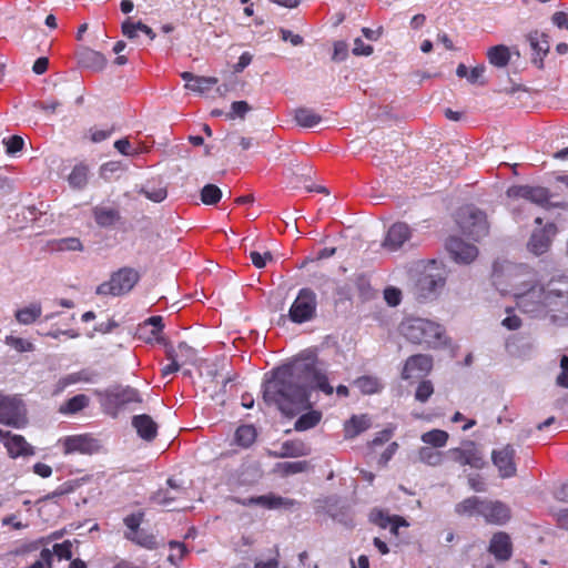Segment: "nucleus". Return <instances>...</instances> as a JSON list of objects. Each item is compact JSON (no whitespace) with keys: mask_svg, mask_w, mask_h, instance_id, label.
<instances>
[{"mask_svg":"<svg viewBox=\"0 0 568 568\" xmlns=\"http://www.w3.org/2000/svg\"><path fill=\"white\" fill-rule=\"evenodd\" d=\"M322 390L326 395L334 393L327 376L313 364L295 362L275 368L271 377L263 383V399L275 405L283 415L293 417L304 410L295 422L297 432L314 428L322 420L321 410L312 409L311 392Z\"/></svg>","mask_w":568,"mask_h":568,"instance_id":"1","label":"nucleus"},{"mask_svg":"<svg viewBox=\"0 0 568 568\" xmlns=\"http://www.w3.org/2000/svg\"><path fill=\"white\" fill-rule=\"evenodd\" d=\"M491 277L495 287L503 295L510 294L518 308L528 314L557 311L568 302V277L552 280L545 288L532 267L509 261L496 262Z\"/></svg>","mask_w":568,"mask_h":568,"instance_id":"2","label":"nucleus"},{"mask_svg":"<svg viewBox=\"0 0 568 568\" xmlns=\"http://www.w3.org/2000/svg\"><path fill=\"white\" fill-rule=\"evenodd\" d=\"M400 333L412 343L428 347H442L448 342L444 327L430 320L410 317L402 322Z\"/></svg>","mask_w":568,"mask_h":568,"instance_id":"3","label":"nucleus"},{"mask_svg":"<svg viewBox=\"0 0 568 568\" xmlns=\"http://www.w3.org/2000/svg\"><path fill=\"white\" fill-rule=\"evenodd\" d=\"M458 515L480 516L487 524L505 525L511 517L510 508L500 500L468 497L455 507Z\"/></svg>","mask_w":568,"mask_h":568,"instance_id":"4","label":"nucleus"},{"mask_svg":"<svg viewBox=\"0 0 568 568\" xmlns=\"http://www.w3.org/2000/svg\"><path fill=\"white\" fill-rule=\"evenodd\" d=\"M94 395L98 397L103 413L113 418L130 409L133 404L142 403L139 390L130 386L116 385L105 389H95Z\"/></svg>","mask_w":568,"mask_h":568,"instance_id":"5","label":"nucleus"},{"mask_svg":"<svg viewBox=\"0 0 568 568\" xmlns=\"http://www.w3.org/2000/svg\"><path fill=\"white\" fill-rule=\"evenodd\" d=\"M456 221L464 234L474 241L488 234L489 225L486 214L471 205L460 207L457 211Z\"/></svg>","mask_w":568,"mask_h":568,"instance_id":"6","label":"nucleus"},{"mask_svg":"<svg viewBox=\"0 0 568 568\" xmlns=\"http://www.w3.org/2000/svg\"><path fill=\"white\" fill-rule=\"evenodd\" d=\"M138 271L131 267H122L114 272L110 280L97 287L98 295L120 296L129 293L139 282Z\"/></svg>","mask_w":568,"mask_h":568,"instance_id":"7","label":"nucleus"},{"mask_svg":"<svg viewBox=\"0 0 568 568\" xmlns=\"http://www.w3.org/2000/svg\"><path fill=\"white\" fill-rule=\"evenodd\" d=\"M0 423L14 428L26 426L27 408L19 396L0 393Z\"/></svg>","mask_w":568,"mask_h":568,"instance_id":"8","label":"nucleus"},{"mask_svg":"<svg viewBox=\"0 0 568 568\" xmlns=\"http://www.w3.org/2000/svg\"><path fill=\"white\" fill-rule=\"evenodd\" d=\"M316 294L311 288L300 290L288 311V318L295 324L312 321L316 315Z\"/></svg>","mask_w":568,"mask_h":568,"instance_id":"9","label":"nucleus"},{"mask_svg":"<svg viewBox=\"0 0 568 568\" xmlns=\"http://www.w3.org/2000/svg\"><path fill=\"white\" fill-rule=\"evenodd\" d=\"M449 458L463 466L480 469L485 465L483 454L474 442H467L462 447L452 448L447 452Z\"/></svg>","mask_w":568,"mask_h":568,"instance_id":"10","label":"nucleus"},{"mask_svg":"<svg viewBox=\"0 0 568 568\" xmlns=\"http://www.w3.org/2000/svg\"><path fill=\"white\" fill-rule=\"evenodd\" d=\"M436 262L432 261L428 264L429 271L425 272L417 281L418 295L422 298L428 300L436 296L437 292L445 285V278L439 271L435 270Z\"/></svg>","mask_w":568,"mask_h":568,"instance_id":"11","label":"nucleus"},{"mask_svg":"<svg viewBox=\"0 0 568 568\" xmlns=\"http://www.w3.org/2000/svg\"><path fill=\"white\" fill-rule=\"evenodd\" d=\"M0 442L6 447L11 458L29 457L34 455V448L22 435L11 434L0 429Z\"/></svg>","mask_w":568,"mask_h":568,"instance_id":"12","label":"nucleus"},{"mask_svg":"<svg viewBox=\"0 0 568 568\" xmlns=\"http://www.w3.org/2000/svg\"><path fill=\"white\" fill-rule=\"evenodd\" d=\"M433 367V359L425 354L408 357L402 371L403 379H417L427 375Z\"/></svg>","mask_w":568,"mask_h":568,"instance_id":"13","label":"nucleus"},{"mask_svg":"<svg viewBox=\"0 0 568 568\" xmlns=\"http://www.w3.org/2000/svg\"><path fill=\"white\" fill-rule=\"evenodd\" d=\"M491 459L500 477L510 478L516 475L515 448L511 445L495 449L491 454Z\"/></svg>","mask_w":568,"mask_h":568,"instance_id":"14","label":"nucleus"},{"mask_svg":"<svg viewBox=\"0 0 568 568\" xmlns=\"http://www.w3.org/2000/svg\"><path fill=\"white\" fill-rule=\"evenodd\" d=\"M556 233L557 227L552 223H548L542 229L534 231L527 243L528 251L537 256L546 253Z\"/></svg>","mask_w":568,"mask_h":568,"instance_id":"15","label":"nucleus"},{"mask_svg":"<svg viewBox=\"0 0 568 568\" xmlns=\"http://www.w3.org/2000/svg\"><path fill=\"white\" fill-rule=\"evenodd\" d=\"M507 196L513 200L523 199L538 205H544L549 200L547 189L529 185H514L507 190Z\"/></svg>","mask_w":568,"mask_h":568,"instance_id":"16","label":"nucleus"},{"mask_svg":"<svg viewBox=\"0 0 568 568\" xmlns=\"http://www.w3.org/2000/svg\"><path fill=\"white\" fill-rule=\"evenodd\" d=\"M65 454H92L99 450V440L90 435L68 436L62 440Z\"/></svg>","mask_w":568,"mask_h":568,"instance_id":"17","label":"nucleus"},{"mask_svg":"<svg viewBox=\"0 0 568 568\" xmlns=\"http://www.w3.org/2000/svg\"><path fill=\"white\" fill-rule=\"evenodd\" d=\"M446 248L453 260L458 263H470L478 255V250L475 245L466 243L462 239L455 236H452L447 241Z\"/></svg>","mask_w":568,"mask_h":568,"instance_id":"18","label":"nucleus"},{"mask_svg":"<svg viewBox=\"0 0 568 568\" xmlns=\"http://www.w3.org/2000/svg\"><path fill=\"white\" fill-rule=\"evenodd\" d=\"M412 237V230L406 223H395L393 224L384 241L383 247L394 252L399 250L409 239Z\"/></svg>","mask_w":568,"mask_h":568,"instance_id":"19","label":"nucleus"},{"mask_svg":"<svg viewBox=\"0 0 568 568\" xmlns=\"http://www.w3.org/2000/svg\"><path fill=\"white\" fill-rule=\"evenodd\" d=\"M488 549L497 560H508L513 555V544L509 535L504 531L494 534Z\"/></svg>","mask_w":568,"mask_h":568,"instance_id":"20","label":"nucleus"},{"mask_svg":"<svg viewBox=\"0 0 568 568\" xmlns=\"http://www.w3.org/2000/svg\"><path fill=\"white\" fill-rule=\"evenodd\" d=\"M168 489L158 490L152 500L161 506H170L173 501L184 498L186 496V489L181 485H178L174 479H168Z\"/></svg>","mask_w":568,"mask_h":568,"instance_id":"21","label":"nucleus"},{"mask_svg":"<svg viewBox=\"0 0 568 568\" xmlns=\"http://www.w3.org/2000/svg\"><path fill=\"white\" fill-rule=\"evenodd\" d=\"M132 425L144 440L150 442L156 437L158 425L151 416L145 414L136 415L132 418Z\"/></svg>","mask_w":568,"mask_h":568,"instance_id":"22","label":"nucleus"},{"mask_svg":"<svg viewBox=\"0 0 568 568\" xmlns=\"http://www.w3.org/2000/svg\"><path fill=\"white\" fill-rule=\"evenodd\" d=\"M530 48L532 50V62L538 68L542 67L544 58L549 51V42L545 34L538 32L530 33L528 37Z\"/></svg>","mask_w":568,"mask_h":568,"instance_id":"23","label":"nucleus"},{"mask_svg":"<svg viewBox=\"0 0 568 568\" xmlns=\"http://www.w3.org/2000/svg\"><path fill=\"white\" fill-rule=\"evenodd\" d=\"M372 426V420L368 415H353L344 424V436L347 439L355 438L363 432L367 430Z\"/></svg>","mask_w":568,"mask_h":568,"instance_id":"24","label":"nucleus"},{"mask_svg":"<svg viewBox=\"0 0 568 568\" xmlns=\"http://www.w3.org/2000/svg\"><path fill=\"white\" fill-rule=\"evenodd\" d=\"M243 505H246V506L257 505V506H261V507L267 508V509H276V508H281V507L292 506L293 501L285 499L283 497L273 495V494H268V495H263V496H257V497H251V498L244 500Z\"/></svg>","mask_w":568,"mask_h":568,"instance_id":"25","label":"nucleus"},{"mask_svg":"<svg viewBox=\"0 0 568 568\" xmlns=\"http://www.w3.org/2000/svg\"><path fill=\"white\" fill-rule=\"evenodd\" d=\"M311 453V448L302 440H287L282 444L281 452L275 453V457L280 458H296L307 456Z\"/></svg>","mask_w":568,"mask_h":568,"instance_id":"26","label":"nucleus"},{"mask_svg":"<svg viewBox=\"0 0 568 568\" xmlns=\"http://www.w3.org/2000/svg\"><path fill=\"white\" fill-rule=\"evenodd\" d=\"M163 327V318L161 316H152L139 326L138 335L145 341L158 339Z\"/></svg>","mask_w":568,"mask_h":568,"instance_id":"27","label":"nucleus"},{"mask_svg":"<svg viewBox=\"0 0 568 568\" xmlns=\"http://www.w3.org/2000/svg\"><path fill=\"white\" fill-rule=\"evenodd\" d=\"M42 314V306L39 302H32L14 312V317L19 324H33Z\"/></svg>","mask_w":568,"mask_h":568,"instance_id":"28","label":"nucleus"},{"mask_svg":"<svg viewBox=\"0 0 568 568\" xmlns=\"http://www.w3.org/2000/svg\"><path fill=\"white\" fill-rule=\"evenodd\" d=\"M80 63L93 71H101L106 65V59L102 53L85 48L80 53Z\"/></svg>","mask_w":568,"mask_h":568,"instance_id":"29","label":"nucleus"},{"mask_svg":"<svg viewBox=\"0 0 568 568\" xmlns=\"http://www.w3.org/2000/svg\"><path fill=\"white\" fill-rule=\"evenodd\" d=\"M93 381V374L87 369H82L80 372L68 374L61 377L55 385V394L61 393L70 385H74L78 383H90Z\"/></svg>","mask_w":568,"mask_h":568,"instance_id":"30","label":"nucleus"},{"mask_svg":"<svg viewBox=\"0 0 568 568\" xmlns=\"http://www.w3.org/2000/svg\"><path fill=\"white\" fill-rule=\"evenodd\" d=\"M354 385L361 390L364 395H373L377 394L382 390L383 384L381 381L371 375H364L354 381Z\"/></svg>","mask_w":568,"mask_h":568,"instance_id":"31","label":"nucleus"},{"mask_svg":"<svg viewBox=\"0 0 568 568\" xmlns=\"http://www.w3.org/2000/svg\"><path fill=\"white\" fill-rule=\"evenodd\" d=\"M487 58L493 65L497 68H505L509 63L510 52L506 45L499 44L491 47L487 51Z\"/></svg>","mask_w":568,"mask_h":568,"instance_id":"32","label":"nucleus"},{"mask_svg":"<svg viewBox=\"0 0 568 568\" xmlns=\"http://www.w3.org/2000/svg\"><path fill=\"white\" fill-rule=\"evenodd\" d=\"M139 32L144 33L151 40L155 38V33L153 32V30L146 24L142 23L141 21L132 22L130 20H126L122 23V33L129 39L136 38Z\"/></svg>","mask_w":568,"mask_h":568,"instance_id":"33","label":"nucleus"},{"mask_svg":"<svg viewBox=\"0 0 568 568\" xmlns=\"http://www.w3.org/2000/svg\"><path fill=\"white\" fill-rule=\"evenodd\" d=\"M95 222L103 227L113 225L119 219V212L111 207L97 206L93 210Z\"/></svg>","mask_w":568,"mask_h":568,"instance_id":"34","label":"nucleus"},{"mask_svg":"<svg viewBox=\"0 0 568 568\" xmlns=\"http://www.w3.org/2000/svg\"><path fill=\"white\" fill-rule=\"evenodd\" d=\"M294 119L296 123L303 128H314L322 121L321 115L307 108L297 109Z\"/></svg>","mask_w":568,"mask_h":568,"instance_id":"35","label":"nucleus"},{"mask_svg":"<svg viewBox=\"0 0 568 568\" xmlns=\"http://www.w3.org/2000/svg\"><path fill=\"white\" fill-rule=\"evenodd\" d=\"M88 179H89V168L85 164L80 163V164H77L72 169L68 181L72 187L83 189L88 183Z\"/></svg>","mask_w":568,"mask_h":568,"instance_id":"36","label":"nucleus"},{"mask_svg":"<svg viewBox=\"0 0 568 568\" xmlns=\"http://www.w3.org/2000/svg\"><path fill=\"white\" fill-rule=\"evenodd\" d=\"M449 435L447 432L442 429H433L422 435L420 439L423 443L430 445L435 448H442L446 446Z\"/></svg>","mask_w":568,"mask_h":568,"instance_id":"37","label":"nucleus"},{"mask_svg":"<svg viewBox=\"0 0 568 568\" xmlns=\"http://www.w3.org/2000/svg\"><path fill=\"white\" fill-rule=\"evenodd\" d=\"M125 539L143 547L146 549H155L156 548V540L155 537L151 534H148L145 531L139 530L135 532H124Z\"/></svg>","mask_w":568,"mask_h":568,"instance_id":"38","label":"nucleus"},{"mask_svg":"<svg viewBox=\"0 0 568 568\" xmlns=\"http://www.w3.org/2000/svg\"><path fill=\"white\" fill-rule=\"evenodd\" d=\"M90 399L84 394H79L70 398L63 406H61L60 412L63 414H75L85 407H88Z\"/></svg>","mask_w":568,"mask_h":568,"instance_id":"39","label":"nucleus"},{"mask_svg":"<svg viewBox=\"0 0 568 568\" xmlns=\"http://www.w3.org/2000/svg\"><path fill=\"white\" fill-rule=\"evenodd\" d=\"M51 248L58 252H75L82 251L83 245L78 237H63L52 242Z\"/></svg>","mask_w":568,"mask_h":568,"instance_id":"40","label":"nucleus"},{"mask_svg":"<svg viewBox=\"0 0 568 568\" xmlns=\"http://www.w3.org/2000/svg\"><path fill=\"white\" fill-rule=\"evenodd\" d=\"M256 438V430L252 425H242L235 432V440L242 447L251 446Z\"/></svg>","mask_w":568,"mask_h":568,"instance_id":"41","label":"nucleus"},{"mask_svg":"<svg viewBox=\"0 0 568 568\" xmlns=\"http://www.w3.org/2000/svg\"><path fill=\"white\" fill-rule=\"evenodd\" d=\"M140 192L144 194L149 200L158 203L164 201L168 196L166 187L161 183H148L141 189Z\"/></svg>","mask_w":568,"mask_h":568,"instance_id":"42","label":"nucleus"},{"mask_svg":"<svg viewBox=\"0 0 568 568\" xmlns=\"http://www.w3.org/2000/svg\"><path fill=\"white\" fill-rule=\"evenodd\" d=\"M114 148L121 154L126 156H134L146 151V146H144L142 143H139L136 146H133L126 138L116 140L114 142Z\"/></svg>","mask_w":568,"mask_h":568,"instance_id":"43","label":"nucleus"},{"mask_svg":"<svg viewBox=\"0 0 568 568\" xmlns=\"http://www.w3.org/2000/svg\"><path fill=\"white\" fill-rule=\"evenodd\" d=\"M443 453L430 447H422L418 450V459L429 466H438L443 463Z\"/></svg>","mask_w":568,"mask_h":568,"instance_id":"44","label":"nucleus"},{"mask_svg":"<svg viewBox=\"0 0 568 568\" xmlns=\"http://www.w3.org/2000/svg\"><path fill=\"white\" fill-rule=\"evenodd\" d=\"M217 83V79L214 77H197L193 83H186L187 90L204 93L213 88Z\"/></svg>","mask_w":568,"mask_h":568,"instance_id":"45","label":"nucleus"},{"mask_svg":"<svg viewBox=\"0 0 568 568\" xmlns=\"http://www.w3.org/2000/svg\"><path fill=\"white\" fill-rule=\"evenodd\" d=\"M4 343L19 353H29V352L34 351V345L31 342H29L28 339H24L22 337L8 335L4 338Z\"/></svg>","mask_w":568,"mask_h":568,"instance_id":"46","label":"nucleus"},{"mask_svg":"<svg viewBox=\"0 0 568 568\" xmlns=\"http://www.w3.org/2000/svg\"><path fill=\"white\" fill-rule=\"evenodd\" d=\"M222 197L221 190L214 184H206L201 191V200L206 205L216 204Z\"/></svg>","mask_w":568,"mask_h":568,"instance_id":"47","label":"nucleus"},{"mask_svg":"<svg viewBox=\"0 0 568 568\" xmlns=\"http://www.w3.org/2000/svg\"><path fill=\"white\" fill-rule=\"evenodd\" d=\"M276 468L282 471L284 475H293L303 473L308 468V462L298 460V462H285L278 463Z\"/></svg>","mask_w":568,"mask_h":568,"instance_id":"48","label":"nucleus"},{"mask_svg":"<svg viewBox=\"0 0 568 568\" xmlns=\"http://www.w3.org/2000/svg\"><path fill=\"white\" fill-rule=\"evenodd\" d=\"M169 547H170V555L168 557V560L174 565V566H178L179 562L184 558V556L186 555L187 552V549L185 547L184 544L182 542H179V541H170L169 542Z\"/></svg>","mask_w":568,"mask_h":568,"instance_id":"49","label":"nucleus"},{"mask_svg":"<svg viewBox=\"0 0 568 568\" xmlns=\"http://www.w3.org/2000/svg\"><path fill=\"white\" fill-rule=\"evenodd\" d=\"M434 393V386L430 381H423L418 384L415 398L418 402L425 403Z\"/></svg>","mask_w":568,"mask_h":568,"instance_id":"50","label":"nucleus"},{"mask_svg":"<svg viewBox=\"0 0 568 568\" xmlns=\"http://www.w3.org/2000/svg\"><path fill=\"white\" fill-rule=\"evenodd\" d=\"M143 518H144V514L142 511L128 515L123 519V523L128 528L126 532H135L136 534L140 530L139 528L143 521Z\"/></svg>","mask_w":568,"mask_h":568,"instance_id":"51","label":"nucleus"},{"mask_svg":"<svg viewBox=\"0 0 568 568\" xmlns=\"http://www.w3.org/2000/svg\"><path fill=\"white\" fill-rule=\"evenodd\" d=\"M51 551L52 555L54 554L59 559L69 560L72 557V542L70 540H65L61 544H55Z\"/></svg>","mask_w":568,"mask_h":568,"instance_id":"52","label":"nucleus"},{"mask_svg":"<svg viewBox=\"0 0 568 568\" xmlns=\"http://www.w3.org/2000/svg\"><path fill=\"white\" fill-rule=\"evenodd\" d=\"M374 521L377 523L381 527L386 528L390 525V529L393 532H396L399 525H406L404 520L399 517L390 518L388 516L378 515V519L374 518Z\"/></svg>","mask_w":568,"mask_h":568,"instance_id":"53","label":"nucleus"},{"mask_svg":"<svg viewBox=\"0 0 568 568\" xmlns=\"http://www.w3.org/2000/svg\"><path fill=\"white\" fill-rule=\"evenodd\" d=\"M556 384L560 387L568 388V356L562 355L560 358V373L556 378Z\"/></svg>","mask_w":568,"mask_h":568,"instance_id":"54","label":"nucleus"},{"mask_svg":"<svg viewBox=\"0 0 568 568\" xmlns=\"http://www.w3.org/2000/svg\"><path fill=\"white\" fill-rule=\"evenodd\" d=\"M28 568H52V551L44 548L40 552V558Z\"/></svg>","mask_w":568,"mask_h":568,"instance_id":"55","label":"nucleus"},{"mask_svg":"<svg viewBox=\"0 0 568 568\" xmlns=\"http://www.w3.org/2000/svg\"><path fill=\"white\" fill-rule=\"evenodd\" d=\"M251 110L250 105L245 101H235L231 105L230 119L244 118L245 114Z\"/></svg>","mask_w":568,"mask_h":568,"instance_id":"56","label":"nucleus"},{"mask_svg":"<svg viewBox=\"0 0 568 568\" xmlns=\"http://www.w3.org/2000/svg\"><path fill=\"white\" fill-rule=\"evenodd\" d=\"M3 143L6 145L7 153L13 154L20 151L23 148V139L19 135H12L8 138L7 140H3Z\"/></svg>","mask_w":568,"mask_h":568,"instance_id":"57","label":"nucleus"},{"mask_svg":"<svg viewBox=\"0 0 568 568\" xmlns=\"http://www.w3.org/2000/svg\"><path fill=\"white\" fill-rule=\"evenodd\" d=\"M250 258L255 267L262 268L266 265L268 261H272V254L270 252H265L262 254L260 252L252 251L250 253Z\"/></svg>","mask_w":568,"mask_h":568,"instance_id":"58","label":"nucleus"},{"mask_svg":"<svg viewBox=\"0 0 568 568\" xmlns=\"http://www.w3.org/2000/svg\"><path fill=\"white\" fill-rule=\"evenodd\" d=\"M384 297L389 306H397L402 301V292L395 287H387Z\"/></svg>","mask_w":568,"mask_h":568,"instance_id":"59","label":"nucleus"},{"mask_svg":"<svg viewBox=\"0 0 568 568\" xmlns=\"http://www.w3.org/2000/svg\"><path fill=\"white\" fill-rule=\"evenodd\" d=\"M373 53V47L366 44L362 39L356 38L354 40L353 54L355 55H371Z\"/></svg>","mask_w":568,"mask_h":568,"instance_id":"60","label":"nucleus"},{"mask_svg":"<svg viewBox=\"0 0 568 568\" xmlns=\"http://www.w3.org/2000/svg\"><path fill=\"white\" fill-rule=\"evenodd\" d=\"M551 22L560 30L568 31V14L564 11H557L551 17Z\"/></svg>","mask_w":568,"mask_h":568,"instance_id":"61","label":"nucleus"},{"mask_svg":"<svg viewBox=\"0 0 568 568\" xmlns=\"http://www.w3.org/2000/svg\"><path fill=\"white\" fill-rule=\"evenodd\" d=\"M111 133L112 130L93 128L90 130V140L93 143H99L106 140L111 135Z\"/></svg>","mask_w":568,"mask_h":568,"instance_id":"62","label":"nucleus"},{"mask_svg":"<svg viewBox=\"0 0 568 568\" xmlns=\"http://www.w3.org/2000/svg\"><path fill=\"white\" fill-rule=\"evenodd\" d=\"M398 449V444L396 442H393L387 446V448L383 452V454L379 457V465L385 466L395 455V453Z\"/></svg>","mask_w":568,"mask_h":568,"instance_id":"63","label":"nucleus"},{"mask_svg":"<svg viewBox=\"0 0 568 568\" xmlns=\"http://www.w3.org/2000/svg\"><path fill=\"white\" fill-rule=\"evenodd\" d=\"M252 54L250 52H243L239 61L234 64V72L240 73L242 72L246 67H248L252 62Z\"/></svg>","mask_w":568,"mask_h":568,"instance_id":"64","label":"nucleus"}]
</instances>
